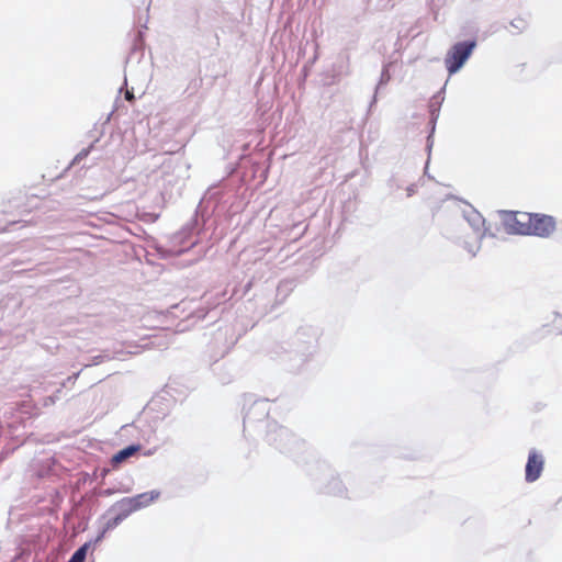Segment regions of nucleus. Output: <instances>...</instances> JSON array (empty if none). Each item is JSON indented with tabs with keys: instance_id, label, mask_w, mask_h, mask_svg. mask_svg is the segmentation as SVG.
Segmentation results:
<instances>
[{
	"instance_id": "obj_3",
	"label": "nucleus",
	"mask_w": 562,
	"mask_h": 562,
	"mask_svg": "<svg viewBox=\"0 0 562 562\" xmlns=\"http://www.w3.org/2000/svg\"><path fill=\"white\" fill-rule=\"evenodd\" d=\"M530 235L548 237L555 231V220L546 214L531 213Z\"/></svg>"
},
{
	"instance_id": "obj_9",
	"label": "nucleus",
	"mask_w": 562,
	"mask_h": 562,
	"mask_svg": "<svg viewBox=\"0 0 562 562\" xmlns=\"http://www.w3.org/2000/svg\"><path fill=\"white\" fill-rule=\"evenodd\" d=\"M125 519V517L122 516L121 513H119L114 518L110 519L108 522H106V528L108 529H112V528H115L116 526H119L123 520Z\"/></svg>"
},
{
	"instance_id": "obj_5",
	"label": "nucleus",
	"mask_w": 562,
	"mask_h": 562,
	"mask_svg": "<svg viewBox=\"0 0 562 562\" xmlns=\"http://www.w3.org/2000/svg\"><path fill=\"white\" fill-rule=\"evenodd\" d=\"M160 496V493L158 491H150L137 494L132 497L134 504L136 505L137 509H142L144 507L149 506L151 503H154L158 497Z\"/></svg>"
},
{
	"instance_id": "obj_10",
	"label": "nucleus",
	"mask_w": 562,
	"mask_h": 562,
	"mask_svg": "<svg viewBox=\"0 0 562 562\" xmlns=\"http://www.w3.org/2000/svg\"><path fill=\"white\" fill-rule=\"evenodd\" d=\"M125 99H126L127 101H133V100L135 99V97H134L133 92H131V91H128V90H127V91L125 92Z\"/></svg>"
},
{
	"instance_id": "obj_2",
	"label": "nucleus",
	"mask_w": 562,
	"mask_h": 562,
	"mask_svg": "<svg viewBox=\"0 0 562 562\" xmlns=\"http://www.w3.org/2000/svg\"><path fill=\"white\" fill-rule=\"evenodd\" d=\"M503 223L506 231L510 234L530 235L531 213L518 211H505L503 213Z\"/></svg>"
},
{
	"instance_id": "obj_8",
	"label": "nucleus",
	"mask_w": 562,
	"mask_h": 562,
	"mask_svg": "<svg viewBox=\"0 0 562 562\" xmlns=\"http://www.w3.org/2000/svg\"><path fill=\"white\" fill-rule=\"evenodd\" d=\"M90 548V543L81 546L70 558L68 562H85L87 552Z\"/></svg>"
},
{
	"instance_id": "obj_4",
	"label": "nucleus",
	"mask_w": 562,
	"mask_h": 562,
	"mask_svg": "<svg viewBox=\"0 0 562 562\" xmlns=\"http://www.w3.org/2000/svg\"><path fill=\"white\" fill-rule=\"evenodd\" d=\"M544 467V458L536 450H531L528 454L525 475L527 482H535L542 473Z\"/></svg>"
},
{
	"instance_id": "obj_1",
	"label": "nucleus",
	"mask_w": 562,
	"mask_h": 562,
	"mask_svg": "<svg viewBox=\"0 0 562 562\" xmlns=\"http://www.w3.org/2000/svg\"><path fill=\"white\" fill-rule=\"evenodd\" d=\"M475 46V41L459 42L449 49L445 58V65L450 75L457 72L463 66Z\"/></svg>"
},
{
	"instance_id": "obj_6",
	"label": "nucleus",
	"mask_w": 562,
	"mask_h": 562,
	"mask_svg": "<svg viewBox=\"0 0 562 562\" xmlns=\"http://www.w3.org/2000/svg\"><path fill=\"white\" fill-rule=\"evenodd\" d=\"M120 508V513L123 517L127 518L132 513L137 512V507L134 504L132 497H125L116 504Z\"/></svg>"
},
{
	"instance_id": "obj_7",
	"label": "nucleus",
	"mask_w": 562,
	"mask_h": 562,
	"mask_svg": "<svg viewBox=\"0 0 562 562\" xmlns=\"http://www.w3.org/2000/svg\"><path fill=\"white\" fill-rule=\"evenodd\" d=\"M139 449L138 446H128L121 451H119L116 454L113 456L112 461L113 463H120L131 456H133L137 450Z\"/></svg>"
}]
</instances>
